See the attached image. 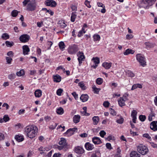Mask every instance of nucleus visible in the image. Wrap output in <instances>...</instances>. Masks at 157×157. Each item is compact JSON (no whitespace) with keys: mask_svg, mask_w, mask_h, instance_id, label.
Wrapping results in <instances>:
<instances>
[{"mask_svg":"<svg viewBox=\"0 0 157 157\" xmlns=\"http://www.w3.org/2000/svg\"><path fill=\"white\" fill-rule=\"evenodd\" d=\"M116 122L118 124H122L124 122V119L122 117H120V119L117 120Z\"/></svg>","mask_w":157,"mask_h":157,"instance_id":"49","label":"nucleus"},{"mask_svg":"<svg viewBox=\"0 0 157 157\" xmlns=\"http://www.w3.org/2000/svg\"><path fill=\"white\" fill-rule=\"evenodd\" d=\"M24 74V71L23 70H21L17 72L16 73V75L18 76H23Z\"/></svg>","mask_w":157,"mask_h":157,"instance_id":"39","label":"nucleus"},{"mask_svg":"<svg viewBox=\"0 0 157 157\" xmlns=\"http://www.w3.org/2000/svg\"><path fill=\"white\" fill-rule=\"evenodd\" d=\"M133 36L132 34H128L126 35V38L128 40H130L133 38Z\"/></svg>","mask_w":157,"mask_h":157,"instance_id":"58","label":"nucleus"},{"mask_svg":"<svg viewBox=\"0 0 157 157\" xmlns=\"http://www.w3.org/2000/svg\"><path fill=\"white\" fill-rule=\"evenodd\" d=\"M100 153L99 152H97L96 153L93 154L91 157H100Z\"/></svg>","mask_w":157,"mask_h":157,"instance_id":"56","label":"nucleus"},{"mask_svg":"<svg viewBox=\"0 0 157 157\" xmlns=\"http://www.w3.org/2000/svg\"><path fill=\"white\" fill-rule=\"evenodd\" d=\"M30 39V36L26 34L21 35L19 37L20 41L22 43H26L29 41Z\"/></svg>","mask_w":157,"mask_h":157,"instance_id":"6","label":"nucleus"},{"mask_svg":"<svg viewBox=\"0 0 157 157\" xmlns=\"http://www.w3.org/2000/svg\"><path fill=\"white\" fill-rule=\"evenodd\" d=\"M137 112L135 110H133L131 113V116L132 117H136Z\"/></svg>","mask_w":157,"mask_h":157,"instance_id":"50","label":"nucleus"},{"mask_svg":"<svg viewBox=\"0 0 157 157\" xmlns=\"http://www.w3.org/2000/svg\"><path fill=\"white\" fill-rule=\"evenodd\" d=\"M92 89L94 91V93L97 94H98L99 91L101 90L100 88H97L95 86L93 87Z\"/></svg>","mask_w":157,"mask_h":157,"instance_id":"41","label":"nucleus"},{"mask_svg":"<svg viewBox=\"0 0 157 157\" xmlns=\"http://www.w3.org/2000/svg\"><path fill=\"white\" fill-rule=\"evenodd\" d=\"M43 24V21H41L40 22H38L37 23V26L39 27H40L42 26Z\"/></svg>","mask_w":157,"mask_h":157,"instance_id":"63","label":"nucleus"},{"mask_svg":"<svg viewBox=\"0 0 157 157\" xmlns=\"http://www.w3.org/2000/svg\"><path fill=\"white\" fill-rule=\"evenodd\" d=\"M93 124L94 125H96L99 121V118L98 116H94L92 118Z\"/></svg>","mask_w":157,"mask_h":157,"instance_id":"28","label":"nucleus"},{"mask_svg":"<svg viewBox=\"0 0 157 157\" xmlns=\"http://www.w3.org/2000/svg\"><path fill=\"white\" fill-rule=\"evenodd\" d=\"M75 152L78 154H82L84 153V150L82 147L78 146L75 147Z\"/></svg>","mask_w":157,"mask_h":157,"instance_id":"12","label":"nucleus"},{"mask_svg":"<svg viewBox=\"0 0 157 157\" xmlns=\"http://www.w3.org/2000/svg\"><path fill=\"white\" fill-rule=\"evenodd\" d=\"M55 147L56 148H57L59 150H63L64 151H66L67 149L68 148V147H67V145H65L63 146H59L57 145H56L55 146Z\"/></svg>","mask_w":157,"mask_h":157,"instance_id":"16","label":"nucleus"},{"mask_svg":"<svg viewBox=\"0 0 157 157\" xmlns=\"http://www.w3.org/2000/svg\"><path fill=\"white\" fill-rule=\"evenodd\" d=\"M77 56L78 57V60L79 62V64L80 65L82 63V61H84L85 58V57L83 53L82 52H79L77 53Z\"/></svg>","mask_w":157,"mask_h":157,"instance_id":"5","label":"nucleus"},{"mask_svg":"<svg viewBox=\"0 0 157 157\" xmlns=\"http://www.w3.org/2000/svg\"><path fill=\"white\" fill-rule=\"evenodd\" d=\"M118 101L119 105L121 107L125 105V100L122 98L121 97H120L118 99Z\"/></svg>","mask_w":157,"mask_h":157,"instance_id":"20","label":"nucleus"},{"mask_svg":"<svg viewBox=\"0 0 157 157\" xmlns=\"http://www.w3.org/2000/svg\"><path fill=\"white\" fill-rule=\"evenodd\" d=\"M93 143L95 144H99L102 143V142L99 137H94L92 139Z\"/></svg>","mask_w":157,"mask_h":157,"instance_id":"10","label":"nucleus"},{"mask_svg":"<svg viewBox=\"0 0 157 157\" xmlns=\"http://www.w3.org/2000/svg\"><path fill=\"white\" fill-rule=\"evenodd\" d=\"M8 77L9 79L12 80L16 77V75L14 73H11L8 75Z\"/></svg>","mask_w":157,"mask_h":157,"instance_id":"30","label":"nucleus"},{"mask_svg":"<svg viewBox=\"0 0 157 157\" xmlns=\"http://www.w3.org/2000/svg\"><path fill=\"white\" fill-rule=\"evenodd\" d=\"M156 1V0H146L145 2L147 3L149 6H152Z\"/></svg>","mask_w":157,"mask_h":157,"instance_id":"33","label":"nucleus"},{"mask_svg":"<svg viewBox=\"0 0 157 157\" xmlns=\"http://www.w3.org/2000/svg\"><path fill=\"white\" fill-rule=\"evenodd\" d=\"M130 157H140V155L136 151H132L130 154Z\"/></svg>","mask_w":157,"mask_h":157,"instance_id":"23","label":"nucleus"},{"mask_svg":"<svg viewBox=\"0 0 157 157\" xmlns=\"http://www.w3.org/2000/svg\"><path fill=\"white\" fill-rule=\"evenodd\" d=\"M2 38L6 40L9 38V36L7 33H4L2 34Z\"/></svg>","mask_w":157,"mask_h":157,"instance_id":"42","label":"nucleus"},{"mask_svg":"<svg viewBox=\"0 0 157 157\" xmlns=\"http://www.w3.org/2000/svg\"><path fill=\"white\" fill-rule=\"evenodd\" d=\"M80 116L79 115H75L73 117V121L75 123H77L80 121Z\"/></svg>","mask_w":157,"mask_h":157,"instance_id":"19","label":"nucleus"},{"mask_svg":"<svg viewBox=\"0 0 157 157\" xmlns=\"http://www.w3.org/2000/svg\"><path fill=\"white\" fill-rule=\"evenodd\" d=\"M106 134V132L104 130L101 131L99 132L100 135L102 137H104V136H105Z\"/></svg>","mask_w":157,"mask_h":157,"instance_id":"52","label":"nucleus"},{"mask_svg":"<svg viewBox=\"0 0 157 157\" xmlns=\"http://www.w3.org/2000/svg\"><path fill=\"white\" fill-rule=\"evenodd\" d=\"M59 48L62 51L65 48V45L63 42H60L58 44Z\"/></svg>","mask_w":157,"mask_h":157,"instance_id":"29","label":"nucleus"},{"mask_svg":"<svg viewBox=\"0 0 157 157\" xmlns=\"http://www.w3.org/2000/svg\"><path fill=\"white\" fill-rule=\"evenodd\" d=\"M145 45L146 46V48L147 49H148L154 47L153 44L149 42H146L144 43Z\"/></svg>","mask_w":157,"mask_h":157,"instance_id":"27","label":"nucleus"},{"mask_svg":"<svg viewBox=\"0 0 157 157\" xmlns=\"http://www.w3.org/2000/svg\"><path fill=\"white\" fill-rule=\"evenodd\" d=\"M45 4L46 6L52 7H55L57 5L56 2L53 0H47L45 1Z\"/></svg>","mask_w":157,"mask_h":157,"instance_id":"7","label":"nucleus"},{"mask_svg":"<svg viewBox=\"0 0 157 157\" xmlns=\"http://www.w3.org/2000/svg\"><path fill=\"white\" fill-rule=\"evenodd\" d=\"M30 0H24L22 3L24 6L27 4V9L30 11L34 10L36 8V4L35 1L30 2Z\"/></svg>","mask_w":157,"mask_h":157,"instance_id":"2","label":"nucleus"},{"mask_svg":"<svg viewBox=\"0 0 157 157\" xmlns=\"http://www.w3.org/2000/svg\"><path fill=\"white\" fill-rule=\"evenodd\" d=\"M7 55L9 57H12L13 56V52L10 51L8 52L7 53Z\"/></svg>","mask_w":157,"mask_h":157,"instance_id":"57","label":"nucleus"},{"mask_svg":"<svg viewBox=\"0 0 157 157\" xmlns=\"http://www.w3.org/2000/svg\"><path fill=\"white\" fill-rule=\"evenodd\" d=\"M59 24H60V26L62 28H65L67 26L65 22L63 21H61L59 23Z\"/></svg>","mask_w":157,"mask_h":157,"instance_id":"47","label":"nucleus"},{"mask_svg":"<svg viewBox=\"0 0 157 157\" xmlns=\"http://www.w3.org/2000/svg\"><path fill=\"white\" fill-rule=\"evenodd\" d=\"M89 98V96L87 94H82L80 97V99L83 102L87 101Z\"/></svg>","mask_w":157,"mask_h":157,"instance_id":"21","label":"nucleus"},{"mask_svg":"<svg viewBox=\"0 0 157 157\" xmlns=\"http://www.w3.org/2000/svg\"><path fill=\"white\" fill-rule=\"evenodd\" d=\"M56 113L62 115L64 113V110L63 108L60 107L57 109Z\"/></svg>","mask_w":157,"mask_h":157,"instance_id":"32","label":"nucleus"},{"mask_svg":"<svg viewBox=\"0 0 157 157\" xmlns=\"http://www.w3.org/2000/svg\"><path fill=\"white\" fill-rule=\"evenodd\" d=\"M150 128L154 131H157V121H153L151 123Z\"/></svg>","mask_w":157,"mask_h":157,"instance_id":"9","label":"nucleus"},{"mask_svg":"<svg viewBox=\"0 0 157 157\" xmlns=\"http://www.w3.org/2000/svg\"><path fill=\"white\" fill-rule=\"evenodd\" d=\"M4 121L6 122L10 120V118L7 115H5L3 118Z\"/></svg>","mask_w":157,"mask_h":157,"instance_id":"48","label":"nucleus"},{"mask_svg":"<svg viewBox=\"0 0 157 157\" xmlns=\"http://www.w3.org/2000/svg\"><path fill=\"white\" fill-rule=\"evenodd\" d=\"M138 88H142V86L141 84L139 83L134 84L132 86L131 90H133Z\"/></svg>","mask_w":157,"mask_h":157,"instance_id":"22","label":"nucleus"},{"mask_svg":"<svg viewBox=\"0 0 157 157\" xmlns=\"http://www.w3.org/2000/svg\"><path fill=\"white\" fill-rule=\"evenodd\" d=\"M25 131L27 136L32 139L37 134L38 129L35 125L28 126L25 128Z\"/></svg>","mask_w":157,"mask_h":157,"instance_id":"1","label":"nucleus"},{"mask_svg":"<svg viewBox=\"0 0 157 157\" xmlns=\"http://www.w3.org/2000/svg\"><path fill=\"white\" fill-rule=\"evenodd\" d=\"M6 46L7 47H11L13 45L14 43L13 42H10L9 41H6L5 42Z\"/></svg>","mask_w":157,"mask_h":157,"instance_id":"36","label":"nucleus"},{"mask_svg":"<svg viewBox=\"0 0 157 157\" xmlns=\"http://www.w3.org/2000/svg\"><path fill=\"white\" fill-rule=\"evenodd\" d=\"M136 59L137 61L139 62L140 65L143 67L146 65L145 58L144 56L141 54H138L136 55Z\"/></svg>","mask_w":157,"mask_h":157,"instance_id":"3","label":"nucleus"},{"mask_svg":"<svg viewBox=\"0 0 157 157\" xmlns=\"http://www.w3.org/2000/svg\"><path fill=\"white\" fill-rule=\"evenodd\" d=\"M146 0H143L141 4V6L145 9H148L149 7L151 6H149L147 3H145V2Z\"/></svg>","mask_w":157,"mask_h":157,"instance_id":"31","label":"nucleus"},{"mask_svg":"<svg viewBox=\"0 0 157 157\" xmlns=\"http://www.w3.org/2000/svg\"><path fill=\"white\" fill-rule=\"evenodd\" d=\"M18 13V11L17 10H13L11 12L12 16L13 17H16Z\"/></svg>","mask_w":157,"mask_h":157,"instance_id":"46","label":"nucleus"},{"mask_svg":"<svg viewBox=\"0 0 157 157\" xmlns=\"http://www.w3.org/2000/svg\"><path fill=\"white\" fill-rule=\"evenodd\" d=\"M137 150L139 153L142 155H145L148 152V150L147 147L145 146L140 144L137 147Z\"/></svg>","mask_w":157,"mask_h":157,"instance_id":"4","label":"nucleus"},{"mask_svg":"<svg viewBox=\"0 0 157 157\" xmlns=\"http://www.w3.org/2000/svg\"><path fill=\"white\" fill-rule=\"evenodd\" d=\"M78 50L77 46L76 45H73L71 46L69 49V52L71 54L75 53Z\"/></svg>","mask_w":157,"mask_h":157,"instance_id":"8","label":"nucleus"},{"mask_svg":"<svg viewBox=\"0 0 157 157\" xmlns=\"http://www.w3.org/2000/svg\"><path fill=\"white\" fill-rule=\"evenodd\" d=\"M75 129L76 128H70L67 131V132H66V134L68 136H71L74 134Z\"/></svg>","mask_w":157,"mask_h":157,"instance_id":"14","label":"nucleus"},{"mask_svg":"<svg viewBox=\"0 0 157 157\" xmlns=\"http://www.w3.org/2000/svg\"><path fill=\"white\" fill-rule=\"evenodd\" d=\"M106 139L108 140L109 141L110 140H115L114 137L113 136H112L109 135L106 138Z\"/></svg>","mask_w":157,"mask_h":157,"instance_id":"54","label":"nucleus"},{"mask_svg":"<svg viewBox=\"0 0 157 157\" xmlns=\"http://www.w3.org/2000/svg\"><path fill=\"white\" fill-rule=\"evenodd\" d=\"M85 147L88 150H92L94 148V145L89 142L86 143L85 145Z\"/></svg>","mask_w":157,"mask_h":157,"instance_id":"13","label":"nucleus"},{"mask_svg":"<svg viewBox=\"0 0 157 157\" xmlns=\"http://www.w3.org/2000/svg\"><path fill=\"white\" fill-rule=\"evenodd\" d=\"M15 139L18 142H21L23 140L24 138L23 136L17 135L15 136Z\"/></svg>","mask_w":157,"mask_h":157,"instance_id":"25","label":"nucleus"},{"mask_svg":"<svg viewBox=\"0 0 157 157\" xmlns=\"http://www.w3.org/2000/svg\"><path fill=\"white\" fill-rule=\"evenodd\" d=\"M143 137L147 138L148 139L150 140H151V137L147 133H145L143 135Z\"/></svg>","mask_w":157,"mask_h":157,"instance_id":"53","label":"nucleus"},{"mask_svg":"<svg viewBox=\"0 0 157 157\" xmlns=\"http://www.w3.org/2000/svg\"><path fill=\"white\" fill-rule=\"evenodd\" d=\"M53 78L54 81L56 82H60L61 80V77L60 76L58 75H53Z\"/></svg>","mask_w":157,"mask_h":157,"instance_id":"18","label":"nucleus"},{"mask_svg":"<svg viewBox=\"0 0 157 157\" xmlns=\"http://www.w3.org/2000/svg\"><path fill=\"white\" fill-rule=\"evenodd\" d=\"M127 76L131 78L135 76V74L131 71H128L126 72Z\"/></svg>","mask_w":157,"mask_h":157,"instance_id":"34","label":"nucleus"},{"mask_svg":"<svg viewBox=\"0 0 157 157\" xmlns=\"http://www.w3.org/2000/svg\"><path fill=\"white\" fill-rule=\"evenodd\" d=\"M92 60L94 61L95 64L98 65L100 63L99 59L98 57L93 58Z\"/></svg>","mask_w":157,"mask_h":157,"instance_id":"38","label":"nucleus"},{"mask_svg":"<svg viewBox=\"0 0 157 157\" xmlns=\"http://www.w3.org/2000/svg\"><path fill=\"white\" fill-rule=\"evenodd\" d=\"M77 16L76 15L74 12H72L71 13V20L72 22H74L75 21V19Z\"/></svg>","mask_w":157,"mask_h":157,"instance_id":"35","label":"nucleus"},{"mask_svg":"<svg viewBox=\"0 0 157 157\" xmlns=\"http://www.w3.org/2000/svg\"><path fill=\"white\" fill-rule=\"evenodd\" d=\"M103 79L100 78H99L96 79V83L98 85H101L103 82Z\"/></svg>","mask_w":157,"mask_h":157,"instance_id":"44","label":"nucleus"},{"mask_svg":"<svg viewBox=\"0 0 157 157\" xmlns=\"http://www.w3.org/2000/svg\"><path fill=\"white\" fill-rule=\"evenodd\" d=\"M61 155V154L59 153H56L54 154L53 157H60Z\"/></svg>","mask_w":157,"mask_h":157,"instance_id":"64","label":"nucleus"},{"mask_svg":"<svg viewBox=\"0 0 157 157\" xmlns=\"http://www.w3.org/2000/svg\"><path fill=\"white\" fill-rule=\"evenodd\" d=\"M112 63H111L104 62L102 64V66L105 69H108L111 67Z\"/></svg>","mask_w":157,"mask_h":157,"instance_id":"15","label":"nucleus"},{"mask_svg":"<svg viewBox=\"0 0 157 157\" xmlns=\"http://www.w3.org/2000/svg\"><path fill=\"white\" fill-rule=\"evenodd\" d=\"M139 118L141 121L143 122L145 121L146 119V117L145 115H140Z\"/></svg>","mask_w":157,"mask_h":157,"instance_id":"45","label":"nucleus"},{"mask_svg":"<svg viewBox=\"0 0 157 157\" xmlns=\"http://www.w3.org/2000/svg\"><path fill=\"white\" fill-rule=\"evenodd\" d=\"M135 51L134 50H133L132 49H126L125 52H124V55H128L129 54H133L134 53Z\"/></svg>","mask_w":157,"mask_h":157,"instance_id":"24","label":"nucleus"},{"mask_svg":"<svg viewBox=\"0 0 157 157\" xmlns=\"http://www.w3.org/2000/svg\"><path fill=\"white\" fill-rule=\"evenodd\" d=\"M94 40V41H99L100 39V37L99 35L95 34L93 36Z\"/></svg>","mask_w":157,"mask_h":157,"instance_id":"37","label":"nucleus"},{"mask_svg":"<svg viewBox=\"0 0 157 157\" xmlns=\"http://www.w3.org/2000/svg\"><path fill=\"white\" fill-rule=\"evenodd\" d=\"M63 91V89L60 88L58 89L56 91L57 94L58 96H61Z\"/></svg>","mask_w":157,"mask_h":157,"instance_id":"51","label":"nucleus"},{"mask_svg":"<svg viewBox=\"0 0 157 157\" xmlns=\"http://www.w3.org/2000/svg\"><path fill=\"white\" fill-rule=\"evenodd\" d=\"M85 4L89 8L91 7V6L90 5V2L87 0H86L85 2Z\"/></svg>","mask_w":157,"mask_h":157,"instance_id":"55","label":"nucleus"},{"mask_svg":"<svg viewBox=\"0 0 157 157\" xmlns=\"http://www.w3.org/2000/svg\"><path fill=\"white\" fill-rule=\"evenodd\" d=\"M3 107H5L6 110L8 109L9 108V106L7 103H4L2 105Z\"/></svg>","mask_w":157,"mask_h":157,"instance_id":"60","label":"nucleus"},{"mask_svg":"<svg viewBox=\"0 0 157 157\" xmlns=\"http://www.w3.org/2000/svg\"><path fill=\"white\" fill-rule=\"evenodd\" d=\"M109 103L108 101H105L103 103V105L105 107H108L109 106Z\"/></svg>","mask_w":157,"mask_h":157,"instance_id":"59","label":"nucleus"},{"mask_svg":"<svg viewBox=\"0 0 157 157\" xmlns=\"http://www.w3.org/2000/svg\"><path fill=\"white\" fill-rule=\"evenodd\" d=\"M34 94L36 97L39 98L42 95V91L40 90H37L35 91Z\"/></svg>","mask_w":157,"mask_h":157,"instance_id":"26","label":"nucleus"},{"mask_svg":"<svg viewBox=\"0 0 157 157\" xmlns=\"http://www.w3.org/2000/svg\"><path fill=\"white\" fill-rule=\"evenodd\" d=\"M85 33H83L82 31L80 30L78 33V36L79 37H81L83 35V34Z\"/></svg>","mask_w":157,"mask_h":157,"instance_id":"62","label":"nucleus"},{"mask_svg":"<svg viewBox=\"0 0 157 157\" xmlns=\"http://www.w3.org/2000/svg\"><path fill=\"white\" fill-rule=\"evenodd\" d=\"M23 53L24 55H28L30 51V49L28 46L27 45H24L22 47Z\"/></svg>","mask_w":157,"mask_h":157,"instance_id":"11","label":"nucleus"},{"mask_svg":"<svg viewBox=\"0 0 157 157\" xmlns=\"http://www.w3.org/2000/svg\"><path fill=\"white\" fill-rule=\"evenodd\" d=\"M59 144L60 145L63 146L67 145V147L68 148V145L67 143H66V140L65 139L63 138H62L60 139V140L59 141Z\"/></svg>","mask_w":157,"mask_h":157,"instance_id":"17","label":"nucleus"},{"mask_svg":"<svg viewBox=\"0 0 157 157\" xmlns=\"http://www.w3.org/2000/svg\"><path fill=\"white\" fill-rule=\"evenodd\" d=\"M110 113L111 114L113 115H116V112L112 109H110Z\"/></svg>","mask_w":157,"mask_h":157,"instance_id":"61","label":"nucleus"},{"mask_svg":"<svg viewBox=\"0 0 157 157\" xmlns=\"http://www.w3.org/2000/svg\"><path fill=\"white\" fill-rule=\"evenodd\" d=\"M78 86H79L81 88H82L83 90H85L86 89V87L85 86V85L83 83V82H80L78 83Z\"/></svg>","mask_w":157,"mask_h":157,"instance_id":"40","label":"nucleus"},{"mask_svg":"<svg viewBox=\"0 0 157 157\" xmlns=\"http://www.w3.org/2000/svg\"><path fill=\"white\" fill-rule=\"evenodd\" d=\"M11 57H6V60L7 63L8 64H10L12 60V59Z\"/></svg>","mask_w":157,"mask_h":157,"instance_id":"43","label":"nucleus"}]
</instances>
